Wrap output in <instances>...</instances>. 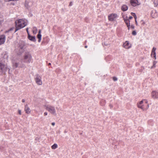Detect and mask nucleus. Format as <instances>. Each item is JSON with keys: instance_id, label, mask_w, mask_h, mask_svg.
Listing matches in <instances>:
<instances>
[{"instance_id": "1", "label": "nucleus", "mask_w": 158, "mask_h": 158, "mask_svg": "<svg viewBox=\"0 0 158 158\" xmlns=\"http://www.w3.org/2000/svg\"><path fill=\"white\" fill-rule=\"evenodd\" d=\"M16 29L15 31L24 27L27 24V20L23 19H19L15 21Z\"/></svg>"}, {"instance_id": "2", "label": "nucleus", "mask_w": 158, "mask_h": 158, "mask_svg": "<svg viewBox=\"0 0 158 158\" xmlns=\"http://www.w3.org/2000/svg\"><path fill=\"white\" fill-rule=\"evenodd\" d=\"M148 102L146 100H142L137 103V106L143 111L146 110L149 107V105L148 104Z\"/></svg>"}, {"instance_id": "3", "label": "nucleus", "mask_w": 158, "mask_h": 158, "mask_svg": "<svg viewBox=\"0 0 158 158\" xmlns=\"http://www.w3.org/2000/svg\"><path fill=\"white\" fill-rule=\"evenodd\" d=\"M7 69H9V71L10 70L7 65L4 64L0 61V75L5 74Z\"/></svg>"}, {"instance_id": "4", "label": "nucleus", "mask_w": 158, "mask_h": 158, "mask_svg": "<svg viewBox=\"0 0 158 158\" xmlns=\"http://www.w3.org/2000/svg\"><path fill=\"white\" fill-rule=\"evenodd\" d=\"M32 60V56L31 54L29 52H25L23 58L24 62L29 64Z\"/></svg>"}, {"instance_id": "5", "label": "nucleus", "mask_w": 158, "mask_h": 158, "mask_svg": "<svg viewBox=\"0 0 158 158\" xmlns=\"http://www.w3.org/2000/svg\"><path fill=\"white\" fill-rule=\"evenodd\" d=\"M46 107V109L51 114L56 116V110L55 107L54 106L48 105L47 106H45Z\"/></svg>"}, {"instance_id": "6", "label": "nucleus", "mask_w": 158, "mask_h": 158, "mask_svg": "<svg viewBox=\"0 0 158 158\" xmlns=\"http://www.w3.org/2000/svg\"><path fill=\"white\" fill-rule=\"evenodd\" d=\"M25 45V44L24 42L21 41L19 42V46L18 47L19 51L17 53L18 54L20 55L24 51V47Z\"/></svg>"}, {"instance_id": "7", "label": "nucleus", "mask_w": 158, "mask_h": 158, "mask_svg": "<svg viewBox=\"0 0 158 158\" xmlns=\"http://www.w3.org/2000/svg\"><path fill=\"white\" fill-rule=\"evenodd\" d=\"M41 77L39 75L37 74L36 75L35 81L36 83L39 85H41L42 84V82L41 80Z\"/></svg>"}, {"instance_id": "8", "label": "nucleus", "mask_w": 158, "mask_h": 158, "mask_svg": "<svg viewBox=\"0 0 158 158\" xmlns=\"http://www.w3.org/2000/svg\"><path fill=\"white\" fill-rule=\"evenodd\" d=\"M131 3L133 6H135L140 4L137 0H131Z\"/></svg>"}, {"instance_id": "9", "label": "nucleus", "mask_w": 158, "mask_h": 158, "mask_svg": "<svg viewBox=\"0 0 158 158\" xmlns=\"http://www.w3.org/2000/svg\"><path fill=\"white\" fill-rule=\"evenodd\" d=\"M116 14H111L108 16V19L110 21H113L117 17Z\"/></svg>"}, {"instance_id": "10", "label": "nucleus", "mask_w": 158, "mask_h": 158, "mask_svg": "<svg viewBox=\"0 0 158 158\" xmlns=\"http://www.w3.org/2000/svg\"><path fill=\"white\" fill-rule=\"evenodd\" d=\"M5 39L6 37L5 35H0V45L4 43Z\"/></svg>"}, {"instance_id": "11", "label": "nucleus", "mask_w": 158, "mask_h": 158, "mask_svg": "<svg viewBox=\"0 0 158 158\" xmlns=\"http://www.w3.org/2000/svg\"><path fill=\"white\" fill-rule=\"evenodd\" d=\"M152 97L154 99L158 98V92L156 91H153L152 93Z\"/></svg>"}, {"instance_id": "12", "label": "nucleus", "mask_w": 158, "mask_h": 158, "mask_svg": "<svg viewBox=\"0 0 158 158\" xmlns=\"http://www.w3.org/2000/svg\"><path fill=\"white\" fill-rule=\"evenodd\" d=\"M156 50V48L155 47H153L152 49V53L151 54V56L152 57H153L155 59H156V53L155 52Z\"/></svg>"}, {"instance_id": "13", "label": "nucleus", "mask_w": 158, "mask_h": 158, "mask_svg": "<svg viewBox=\"0 0 158 158\" xmlns=\"http://www.w3.org/2000/svg\"><path fill=\"white\" fill-rule=\"evenodd\" d=\"M131 45L129 44L128 42L126 41L123 44V47L126 49H128L131 47Z\"/></svg>"}, {"instance_id": "14", "label": "nucleus", "mask_w": 158, "mask_h": 158, "mask_svg": "<svg viewBox=\"0 0 158 158\" xmlns=\"http://www.w3.org/2000/svg\"><path fill=\"white\" fill-rule=\"evenodd\" d=\"M24 110L27 114H29L31 112L30 109L28 107L27 104H26L25 106Z\"/></svg>"}, {"instance_id": "15", "label": "nucleus", "mask_w": 158, "mask_h": 158, "mask_svg": "<svg viewBox=\"0 0 158 158\" xmlns=\"http://www.w3.org/2000/svg\"><path fill=\"white\" fill-rule=\"evenodd\" d=\"M28 39L30 40L35 42L36 41L35 37L34 36H31L30 35H28Z\"/></svg>"}, {"instance_id": "16", "label": "nucleus", "mask_w": 158, "mask_h": 158, "mask_svg": "<svg viewBox=\"0 0 158 158\" xmlns=\"http://www.w3.org/2000/svg\"><path fill=\"white\" fill-rule=\"evenodd\" d=\"M124 20L126 24L127 25L128 29L129 30L130 29V23L129 20L128 19H124Z\"/></svg>"}, {"instance_id": "17", "label": "nucleus", "mask_w": 158, "mask_h": 158, "mask_svg": "<svg viewBox=\"0 0 158 158\" xmlns=\"http://www.w3.org/2000/svg\"><path fill=\"white\" fill-rule=\"evenodd\" d=\"M2 57L4 59H7L8 58L7 54L6 52L3 53L2 54Z\"/></svg>"}, {"instance_id": "18", "label": "nucleus", "mask_w": 158, "mask_h": 158, "mask_svg": "<svg viewBox=\"0 0 158 158\" xmlns=\"http://www.w3.org/2000/svg\"><path fill=\"white\" fill-rule=\"evenodd\" d=\"M128 9L127 6L125 5H123L122 7V10L123 11H125L127 10Z\"/></svg>"}, {"instance_id": "19", "label": "nucleus", "mask_w": 158, "mask_h": 158, "mask_svg": "<svg viewBox=\"0 0 158 158\" xmlns=\"http://www.w3.org/2000/svg\"><path fill=\"white\" fill-rule=\"evenodd\" d=\"M37 28L35 27H34L32 29L33 33L34 34H35L37 32Z\"/></svg>"}, {"instance_id": "20", "label": "nucleus", "mask_w": 158, "mask_h": 158, "mask_svg": "<svg viewBox=\"0 0 158 158\" xmlns=\"http://www.w3.org/2000/svg\"><path fill=\"white\" fill-rule=\"evenodd\" d=\"M58 147L57 145L56 144H54L52 146V148L53 149H55Z\"/></svg>"}, {"instance_id": "21", "label": "nucleus", "mask_w": 158, "mask_h": 158, "mask_svg": "<svg viewBox=\"0 0 158 158\" xmlns=\"http://www.w3.org/2000/svg\"><path fill=\"white\" fill-rule=\"evenodd\" d=\"M37 38L39 39L38 42H40L41 39V34H38Z\"/></svg>"}, {"instance_id": "22", "label": "nucleus", "mask_w": 158, "mask_h": 158, "mask_svg": "<svg viewBox=\"0 0 158 158\" xmlns=\"http://www.w3.org/2000/svg\"><path fill=\"white\" fill-rule=\"evenodd\" d=\"M19 65V64L18 63L15 62V63H13V67L14 68H17Z\"/></svg>"}, {"instance_id": "23", "label": "nucleus", "mask_w": 158, "mask_h": 158, "mask_svg": "<svg viewBox=\"0 0 158 158\" xmlns=\"http://www.w3.org/2000/svg\"><path fill=\"white\" fill-rule=\"evenodd\" d=\"M156 61H154L153 62V65L151 69L153 68H155V64H156Z\"/></svg>"}, {"instance_id": "24", "label": "nucleus", "mask_w": 158, "mask_h": 158, "mask_svg": "<svg viewBox=\"0 0 158 158\" xmlns=\"http://www.w3.org/2000/svg\"><path fill=\"white\" fill-rule=\"evenodd\" d=\"M132 34L133 35H135L136 34V32L135 31H134L132 32Z\"/></svg>"}, {"instance_id": "25", "label": "nucleus", "mask_w": 158, "mask_h": 158, "mask_svg": "<svg viewBox=\"0 0 158 158\" xmlns=\"http://www.w3.org/2000/svg\"><path fill=\"white\" fill-rule=\"evenodd\" d=\"M113 80L114 81H116L117 80V78L116 77H113Z\"/></svg>"}, {"instance_id": "26", "label": "nucleus", "mask_w": 158, "mask_h": 158, "mask_svg": "<svg viewBox=\"0 0 158 158\" xmlns=\"http://www.w3.org/2000/svg\"><path fill=\"white\" fill-rule=\"evenodd\" d=\"M28 30V28H27L26 29V31H27V33L28 35H30Z\"/></svg>"}, {"instance_id": "27", "label": "nucleus", "mask_w": 158, "mask_h": 158, "mask_svg": "<svg viewBox=\"0 0 158 158\" xmlns=\"http://www.w3.org/2000/svg\"><path fill=\"white\" fill-rule=\"evenodd\" d=\"M134 16V17L135 18V20H136L137 17H136V15L135 14H134V16Z\"/></svg>"}, {"instance_id": "28", "label": "nucleus", "mask_w": 158, "mask_h": 158, "mask_svg": "<svg viewBox=\"0 0 158 158\" xmlns=\"http://www.w3.org/2000/svg\"><path fill=\"white\" fill-rule=\"evenodd\" d=\"M18 112H19V114L21 115V111L20 110H18Z\"/></svg>"}, {"instance_id": "29", "label": "nucleus", "mask_w": 158, "mask_h": 158, "mask_svg": "<svg viewBox=\"0 0 158 158\" xmlns=\"http://www.w3.org/2000/svg\"><path fill=\"white\" fill-rule=\"evenodd\" d=\"M44 115L46 116V115H47L48 113L47 112H44Z\"/></svg>"}, {"instance_id": "30", "label": "nucleus", "mask_w": 158, "mask_h": 158, "mask_svg": "<svg viewBox=\"0 0 158 158\" xmlns=\"http://www.w3.org/2000/svg\"><path fill=\"white\" fill-rule=\"evenodd\" d=\"M52 126H54V125H55V123H54V122H53V123H52Z\"/></svg>"}, {"instance_id": "31", "label": "nucleus", "mask_w": 158, "mask_h": 158, "mask_svg": "<svg viewBox=\"0 0 158 158\" xmlns=\"http://www.w3.org/2000/svg\"><path fill=\"white\" fill-rule=\"evenodd\" d=\"M41 30H39V31L38 34H41Z\"/></svg>"}, {"instance_id": "32", "label": "nucleus", "mask_w": 158, "mask_h": 158, "mask_svg": "<svg viewBox=\"0 0 158 158\" xmlns=\"http://www.w3.org/2000/svg\"><path fill=\"white\" fill-rule=\"evenodd\" d=\"M133 18L132 17V16H130L129 17V19H131L132 18Z\"/></svg>"}, {"instance_id": "33", "label": "nucleus", "mask_w": 158, "mask_h": 158, "mask_svg": "<svg viewBox=\"0 0 158 158\" xmlns=\"http://www.w3.org/2000/svg\"><path fill=\"white\" fill-rule=\"evenodd\" d=\"M131 15H133V16H134V14H135V13H131Z\"/></svg>"}, {"instance_id": "34", "label": "nucleus", "mask_w": 158, "mask_h": 158, "mask_svg": "<svg viewBox=\"0 0 158 158\" xmlns=\"http://www.w3.org/2000/svg\"><path fill=\"white\" fill-rule=\"evenodd\" d=\"M25 102V100L24 99H23L22 100V102Z\"/></svg>"}, {"instance_id": "35", "label": "nucleus", "mask_w": 158, "mask_h": 158, "mask_svg": "<svg viewBox=\"0 0 158 158\" xmlns=\"http://www.w3.org/2000/svg\"><path fill=\"white\" fill-rule=\"evenodd\" d=\"M135 23H136V24L137 25V21L136 20H135Z\"/></svg>"}, {"instance_id": "36", "label": "nucleus", "mask_w": 158, "mask_h": 158, "mask_svg": "<svg viewBox=\"0 0 158 158\" xmlns=\"http://www.w3.org/2000/svg\"><path fill=\"white\" fill-rule=\"evenodd\" d=\"M145 22H143L142 24H145Z\"/></svg>"}, {"instance_id": "37", "label": "nucleus", "mask_w": 158, "mask_h": 158, "mask_svg": "<svg viewBox=\"0 0 158 158\" xmlns=\"http://www.w3.org/2000/svg\"><path fill=\"white\" fill-rule=\"evenodd\" d=\"M85 48H87V46H85Z\"/></svg>"}, {"instance_id": "38", "label": "nucleus", "mask_w": 158, "mask_h": 158, "mask_svg": "<svg viewBox=\"0 0 158 158\" xmlns=\"http://www.w3.org/2000/svg\"><path fill=\"white\" fill-rule=\"evenodd\" d=\"M51 63H49L48 64V65H51Z\"/></svg>"}, {"instance_id": "39", "label": "nucleus", "mask_w": 158, "mask_h": 158, "mask_svg": "<svg viewBox=\"0 0 158 158\" xmlns=\"http://www.w3.org/2000/svg\"><path fill=\"white\" fill-rule=\"evenodd\" d=\"M131 27H132V28H134V27H132V26H131Z\"/></svg>"}, {"instance_id": "40", "label": "nucleus", "mask_w": 158, "mask_h": 158, "mask_svg": "<svg viewBox=\"0 0 158 158\" xmlns=\"http://www.w3.org/2000/svg\"><path fill=\"white\" fill-rule=\"evenodd\" d=\"M131 27H132V28H134V27H132V26H131Z\"/></svg>"}, {"instance_id": "41", "label": "nucleus", "mask_w": 158, "mask_h": 158, "mask_svg": "<svg viewBox=\"0 0 158 158\" xmlns=\"http://www.w3.org/2000/svg\"><path fill=\"white\" fill-rule=\"evenodd\" d=\"M71 2H70V5H71Z\"/></svg>"}, {"instance_id": "42", "label": "nucleus", "mask_w": 158, "mask_h": 158, "mask_svg": "<svg viewBox=\"0 0 158 158\" xmlns=\"http://www.w3.org/2000/svg\"><path fill=\"white\" fill-rule=\"evenodd\" d=\"M157 4L156 5V6H157Z\"/></svg>"}]
</instances>
